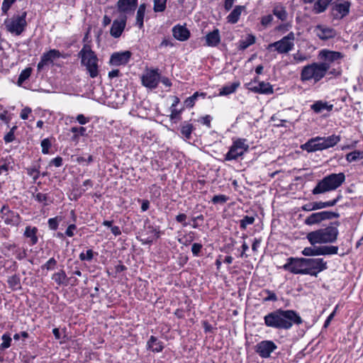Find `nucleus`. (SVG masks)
<instances>
[{
    "label": "nucleus",
    "mask_w": 363,
    "mask_h": 363,
    "mask_svg": "<svg viewBox=\"0 0 363 363\" xmlns=\"http://www.w3.org/2000/svg\"><path fill=\"white\" fill-rule=\"evenodd\" d=\"M264 325L276 330H290L293 325H299L303 319L294 310L277 309L264 317Z\"/></svg>",
    "instance_id": "1"
},
{
    "label": "nucleus",
    "mask_w": 363,
    "mask_h": 363,
    "mask_svg": "<svg viewBox=\"0 0 363 363\" xmlns=\"http://www.w3.org/2000/svg\"><path fill=\"white\" fill-rule=\"evenodd\" d=\"M339 221L330 223V225L307 234L306 238L311 245L335 242L339 235Z\"/></svg>",
    "instance_id": "2"
},
{
    "label": "nucleus",
    "mask_w": 363,
    "mask_h": 363,
    "mask_svg": "<svg viewBox=\"0 0 363 363\" xmlns=\"http://www.w3.org/2000/svg\"><path fill=\"white\" fill-rule=\"evenodd\" d=\"M330 64L327 62H313L302 68L301 80L302 82L313 81V83L320 82L329 72Z\"/></svg>",
    "instance_id": "3"
},
{
    "label": "nucleus",
    "mask_w": 363,
    "mask_h": 363,
    "mask_svg": "<svg viewBox=\"0 0 363 363\" xmlns=\"http://www.w3.org/2000/svg\"><path fill=\"white\" fill-rule=\"evenodd\" d=\"M81 59V65L86 67L87 73L91 78H96L99 74V59L96 53L91 50L90 45H84L78 53Z\"/></svg>",
    "instance_id": "4"
},
{
    "label": "nucleus",
    "mask_w": 363,
    "mask_h": 363,
    "mask_svg": "<svg viewBox=\"0 0 363 363\" xmlns=\"http://www.w3.org/2000/svg\"><path fill=\"white\" fill-rule=\"evenodd\" d=\"M345 180V174H330L320 180L312 190L313 195L325 194L335 190L340 186Z\"/></svg>",
    "instance_id": "5"
},
{
    "label": "nucleus",
    "mask_w": 363,
    "mask_h": 363,
    "mask_svg": "<svg viewBox=\"0 0 363 363\" xmlns=\"http://www.w3.org/2000/svg\"><path fill=\"white\" fill-rule=\"evenodd\" d=\"M26 16L27 13L23 11L21 14L14 15L11 18H6L4 21L6 30L12 34L21 35L27 26Z\"/></svg>",
    "instance_id": "6"
},
{
    "label": "nucleus",
    "mask_w": 363,
    "mask_h": 363,
    "mask_svg": "<svg viewBox=\"0 0 363 363\" xmlns=\"http://www.w3.org/2000/svg\"><path fill=\"white\" fill-rule=\"evenodd\" d=\"M295 35L293 32L289 33L281 40L268 45L267 49L272 50L274 48L278 54H287L293 50L294 47Z\"/></svg>",
    "instance_id": "7"
},
{
    "label": "nucleus",
    "mask_w": 363,
    "mask_h": 363,
    "mask_svg": "<svg viewBox=\"0 0 363 363\" xmlns=\"http://www.w3.org/2000/svg\"><path fill=\"white\" fill-rule=\"evenodd\" d=\"M249 150V145L245 138H238L233 142L228 152L225 155V160H236Z\"/></svg>",
    "instance_id": "8"
},
{
    "label": "nucleus",
    "mask_w": 363,
    "mask_h": 363,
    "mask_svg": "<svg viewBox=\"0 0 363 363\" xmlns=\"http://www.w3.org/2000/svg\"><path fill=\"white\" fill-rule=\"evenodd\" d=\"M160 235V227L152 225L148 220H146L144 225V232L137 238L143 245H148L152 243L155 238H159Z\"/></svg>",
    "instance_id": "9"
},
{
    "label": "nucleus",
    "mask_w": 363,
    "mask_h": 363,
    "mask_svg": "<svg viewBox=\"0 0 363 363\" xmlns=\"http://www.w3.org/2000/svg\"><path fill=\"white\" fill-rule=\"evenodd\" d=\"M351 3L347 0H334L331 4L330 15L334 20H341L347 16Z\"/></svg>",
    "instance_id": "10"
},
{
    "label": "nucleus",
    "mask_w": 363,
    "mask_h": 363,
    "mask_svg": "<svg viewBox=\"0 0 363 363\" xmlns=\"http://www.w3.org/2000/svg\"><path fill=\"white\" fill-rule=\"evenodd\" d=\"M305 273L315 277L328 268L327 262L323 258H305Z\"/></svg>",
    "instance_id": "11"
},
{
    "label": "nucleus",
    "mask_w": 363,
    "mask_h": 363,
    "mask_svg": "<svg viewBox=\"0 0 363 363\" xmlns=\"http://www.w3.org/2000/svg\"><path fill=\"white\" fill-rule=\"evenodd\" d=\"M305 258L289 257L282 269L294 274H306Z\"/></svg>",
    "instance_id": "12"
},
{
    "label": "nucleus",
    "mask_w": 363,
    "mask_h": 363,
    "mask_svg": "<svg viewBox=\"0 0 363 363\" xmlns=\"http://www.w3.org/2000/svg\"><path fill=\"white\" fill-rule=\"evenodd\" d=\"M339 217L340 214L337 212L323 211L311 214L306 218L304 223L307 225H313L318 224L323 220H332Z\"/></svg>",
    "instance_id": "13"
},
{
    "label": "nucleus",
    "mask_w": 363,
    "mask_h": 363,
    "mask_svg": "<svg viewBox=\"0 0 363 363\" xmlns=\"http://www.w3.org/2000/svg\"><path fill=\"white\" fill-rule=\"evenodd\" d=\"M0 217L4 223L8 225L18 226L21 221L20 215L17 212L11 210L7 205H4L1 207Z\"/></svg>",
    "instance_id": "14"
},
{
    "label": "nucleus",
    "mask_w": 363,
    "mask_h": 363,
    "mask_svg": "<svg viewBox=\"0 0 363 363\" xmlns=\"http://www.w3.org/2000/svg\"><path fill=\"white\" fill-rule=\"evenodd\" d=\"M1 252L6 257L15 255L16 258L18 260H22L28 255L27 250L25 248L19 247L15 243L4 242L2 245Z\"/></svg>",
    "instance_id": "15"
},
{
    "label": "nucleus",
    "mask_w": 363,
    "mask_h": 363,
    "mask_svg": "<svg viewBox=\"0 0 363 363\" xmlns=\"http://www.w3.org/2000/svg\"><path fill=\"white\" fill-rule=\"evenodd\" d=\"M277 349V345L272 340H262L255 345V352L262 358L270 357L271 354Z\"/></svg>",
    "instance_id": "16"
},
{
    "label": "nucleus",
    "mask_w": 363,
    "mask_h": 363,
    "mask_svg": "<svg viewBox=\"0 0 363 363\" xmlns=\"http://www.w3.org/2000/svg\"><path fill=\"white\" fill-rule=\"evenodd\" d=\"M138 0H118L117 2V11L120 16H125L133 14L137 7Z\"/></svg>",
    "instance_id": "17"
},
{
    "label": "nucleus",
    "mask_w": 363,
    "mask_h": 363,
    "mask_svg": "<svg viewBox=\"0 0 363 363\" xmlns=\"http://www.w3.org/2000/svg\"><path fill=\"white\" fill-rule=\"evenodd\" d=\"M142 84L149 89H155L160 81L157 69H149L143 75Z\"/></svg>",
    "instance_id": "18"
},
{
    "label": "nucleus",
    "mask_w": 363,
    "mask_h": 363,
    "mask_svg": "<svg viewBox=\"0 0 363 363\" xmlns=\"http://www.w3.org/2000/svg\"><path fill=\"white\" fill-rule=\"evenodd\" d=\"M342 195L338 194L337 197L328 201H315L306 203L303 206V209L306 211H312L325 208L332 207L337 204V203L342 199Z\"/></svg>",
    "instance_id": "19"
},
{
    "label": "nucleus",
    "mask_w": 363,
    "mask_h": 363,
    "mask_svg": "<svg viewBox=\"0 0 363 363\" xmlns=\"http://www.w3.org/2000/svg\"><path fill=\"white\" fill-rule=\"evenodd\" d=\"M245 87L255 94H272L274 93L273 86L269 83L264 81L259 82L257 85H253L252 82L245 84Z\"/></svg>",
    "instance_id": "20"
},
{
    "label": "nucleus",
    "mask_w": 363,
    "mask_h": 363,
    "mask_svg": "<svg viewBox=\"0 0 363 363\" xmlns=\"http://www.w3.org/2000/svg\"><path fill=\"white\" fill-rule=\"evenodd\" d=\"M131 55V52L128 50L113 52L110 57L109 63L113 66L125 65Z\"/></svg>",
    "instance_id": "21"
},
{
    "label": "nucleus",
    "mask_w": 363,
    "mask_h": 363,
    "mask_svg": "<svg viewBox=\"0 0 363 363\" xmlns=\"http://www.w3.org/2000/svg\"><path fill=\"white\" fill-rule=\"evenodd\" d=\"M314 32L315 35L323 40H327L336 36V30L330 27L324 25H317L315 27Z\"/></svg>",
    "instance_id": "22"
},
{
    "label": "nucleus",
    "mask_w": 363,
    "mask_h": 363,
    "mask_svg": "<svg viewBox=\"0 0 363 363\" xmlns=\"http://www.w3.org/2000/svg\"><path fill=\"white\" fill-rule=\"evenodd\" d=\"M61 57V53L59 50L52 49L47 52L43 54L40 61L38 62L37 68L38 71L43 69L44 66L52 63L54 60Z\"/></svg>",
    "instance_id": "23"
},
{
    "label": "nucleus",
    "mask_w": 363,
    "mask_h": 363,
    "mask_svg": "<svg viewBox=\"0 0 363 363\" xmlns=\"http://www.w3.org/2000/svg\"><path fill=\"white\" fill-rule=\"evenodd\" d=\"M126 21L127 19L125 16H120L119 19L113 21L110 30L111 36L117 38L121 35L125 29Z\"/></svg>",
    "instance_id": "24"
},
{
    "label": "nucleus",
    "mask_w": 363,
    "mask_h": 363,
    "mask_svg": "<svg viewBox=\"0 0 363 363\" xmlns=\"http://www.w3.org/2000/svg\"><path fill=\"white\" fill-rule=\"evenodd\" d=\"M172 34L174 38L179 41H186L190 37V31L185 26H181L179 24L172 28Z\"/></svg>",
    "instance_id": "25"
},
{
    "label": "nucleus",
    "mask_w": 363,
    "mask_h": 363,
    "mask_svg": "<svg viewBox=\"0 0 363 363\" xmlns=\"http://www.w3.org/2000/svg\"><path fill=\"white\" fill-rule=\"evenodd\" d=\"M301 148L308 152L323 150V148L322 143L320 142V137L310 139L308 142L301 145Z\"/></svg>",
    "instance_id": "26"
},
{
    "label": "nucleus",
    "mask_w": 363,
    "mask_h": 363,
    "mask_svg": "<svg viewBox=\"0 0 363 363\" xmlns=\"http://www.w3.org/2000/svg\"><path fill=\"white\" fill-rule=\"evenodd\" d=\"M206 45L208 47H216L220 43V31L218 28L209 32L205 37Z\"/></svg>",
    "instance_id": "27"
},
{
    "label": "nucleus",
    "mask_w": 363,
    "mask_h": 363,
    "mask_svg": "<svg viewBox=\"0 0 363 363\" xmlns=\"http://www.w3.org/2000/svg\"><path fill=\"white\" fill-rule=\"evenodd\" d=\"M340 141V135H332L328 137H320V142L322 143L323 150L335 146Z\"/></svg>",
    "instance_id": "28"
},
{
    "label": "nucleus",
    "mask_w": 363,
    "mask_h": 363,
    "mask_svg": "<svg viewBox=\"0 0 363 363\" xmlns=\"http://www.w3.org/2000/svg\"><path fill=\"white\" fill-rule=\"evenodd\" d=\"M320 55L329 64L342 57V53L336 51L322 50Z\"/></svg>",
    "instance_id": "29"
},
{
    "label": "nucleus",
    "mask_w": 363,
    "mask_h": 363,
    "mask_svg": "<svg viewBox=\"0 0 363 363\" xmlns=\"http://www.w3.org/2000/svg\"><path fill=\"white\" fill-rule=\"evenodd\" d=\"M333 108V104H328V102L323 101H317L311 106V108L316 113H320L324 110L331 111Z\"/></svg>",
    "instance_id": "30"
},
{
    "label": "nucleus",
    "mask_w": 363,
    "mask_h": 363,
    "mask_svg": "<svg viewBox=\"0 0 363 363\" xmlns=\"http://www.w3.org/2000/svg\"><path fill=\"white\" fill-rule=\"evenodd\" d=\"M147 349L151 350L154 352H162L164 346L161 341L155 336H150L149 340L147 342Z\"/></svg>",
    "instance_id": "31"
},
{
    "label": "nucleus",
    "mask_w": 363,
    "mask_h": 363,
    "mask_svg": "<svg viewBox=\"0 0 363 363\" xmlns=\"http://www.w3.org/2000/svg\"><path fill=\"white\" fill-rule=\"evenodd\" d=\"M52 279L59 286H67L68 284V277L65 272L62 269L54 273L52 276Z\"/></svg>",
    "instance_id": "32"
},
{
    "label": "nucleus",
    "mask_w": 363,
    "mask_h": 363,
    "mask_svg": "<svg viewBox=\"0 0 363 363\" xmlns=\"http://www.w3.org/2000/svg\"><path fill=\"white\" fill-rule=\"evenodd\" d=\"M37 232L38 228L36 227L27 226L26 228L23 235L27 238H30L31 245H35L38 241Z\"/></svg>",
    "instance_id": "33"
},
{
    "label": "nucleus",
    "mask_w": 363,
    "mask_h": 363,
    "mask_svg": "<svg viewBox=\"0 0 363 363\" xmlns=\"http://www.w3.org/2000/svg\"><path fill=\"white\" fill-rule=\"evenodd\" d=\"M7 283L12 291L21 289V278L18 274H13L8 277Z\"/></svg>",
    "instance_id": "34"
},
{
    "label": "nucleus",
    "mask_w": 363,
    "mask_h": 363,
    "mask_svg": "<svg viewBox=\"0 0 363 363\" xmlns=\"http://www.w3.org/2000/svg\"><path fill=\"white\" fill-rule=\"evenodd\" d=\"M334 0H318L313 6V11L315 13H320L324 12L327 7L330 5L331 6V4Z\"/></svg>",
    "instance_id": "35"
},
{
    "label": "nucleus",
    "mask_w": 363,
    "mask_h": 363,
    "mask_svg": "<svg viewBox=\"0 0 363 363\" xmlns=\"http://www.w3.org/2000/svg\"><path fill=\"white\" fill-rule=\"evenodd\" d=\"M243 8L242 6H236L227 16L228 22L233 24L236 23L240 18Z\"/></svg>",
    "instance_id": "36"
},
{
    "label": "nucleus",
    "mask_w": 363,
    "mask_h": 363,
    "mask_svg": "<svg viewBox=\"0 0 363 363\" xmlns=\"http://www.w3.org/2000/svg\"><path fill=\"white\" fill-rule=\"evenodd\" d=\"M239 86L240 82H233L230 85L224 86L220 89L219 95L227 96L230 94H233L236 91Z\"/></svg>",
    "instance_id": "37"
},
{
    "label": "nucleus",
    "mask_w": 363,
    "mask_h": 363,
    "mask_svg": "<svg viewBox=\"0 0 363 363\" xmlns=\"http://www.w3.org/2000/svg\"><path fill=\"white\" fill-rule=\"evenodd\" d=\"M255 43V37L253 35H247L245 39H242L239 41L238 49L240 50H245L249 46L253 45Z\"/></svg>",
    "instance_id": "38"
},
{
    "label": "nucleus",
    "mask_w": 363,
    "mask_h": 363,
    "mask_svg": "<svg viewBox=\"0 0 363 363\" xmlns=\"http://www.w3.org/2000/svg\"><path fill=\"white\" fill-rule=\"evenodd\" d=\"M35 189V191L32 194L33 198L38 203H43L44 206H48L49 201H50L48 194L37 192V188Z\"/></svg>",
    "instance_id": "39"
},
{
    "label": "nucleus",
    "mask_w": 363,
    "mask_h": 363,
    "mask_svg": "<svg viewBox=\"0 0 363 363\" xmlns=\"http://www.w3.org/2000/svg\"><path fill=\"white\" fill-rule=\"evenodd\" d=\"M206 96V93L196 91L192 96L188 97L184 101V104L186 105V107L192 108L194 106L195 101H196L198 97L201 96L203 99H204Z\"/></svg>",
    "instance_id": "40"
},
{
    "label": "nucleus",
    "mask_w": 363,
    "mask_h": 363,
    "mask_svg": "<svg viewBox=\"0 0 363 363\" xmlns=\"http://www.w3.org/2000/svg\"><path fill=\"white\" fill-rule=\"evenodd\" d=\"M146 6L145 4L140 5L136 15V24L140 28L143 27V20L145 13Z\"/></svg>",
    "instance_id": "41"
},
{
    "label": "nucleus",
    "mask_w": 363,
    "mask_h": 363,
    "mask_svg": "<svg viewBox=\"0 0 363 363\" xmlns=\"http://www.w3.org/2000/svg\"><path fill=\"white\" fill-rule=\"evenodd\" d=\"M70 130L74 133L72 137V140L74 142H78L79 136H84L86 135V130L84 127H72Z\"/></svg>",
    "instance_id": "42"
},
{
    "label": "nucleus",
    "mask_w": 363,
    "mask_h": 363,
    "mask_svg": "<svg viewBox=\"0 0 363 363\" xmlns=\"http://www.w3.org/2000/svg\"><path fill=\"white\" fill-rule=\"evenodd\" d=\"M273 14L282 21H286L288 17V13L285 8L282 6L274 7L273 9Z\"/></svg>",
    "instance_id": "43"
},
{
    "label": "nucleus",
    "mask_w": 363,
    "mask_h": 363,
    "mask_svg": "<svg viewBox=\"0 0 363 363\" xmlns=\"http://www.w3.org/2000/svg\"><path fill=\"white\" fill-rule=\"evenodd\" d=\"M31 73H32L31 67H27L25 69L22 70L21 74L18 76L17 84L18 86H21L23 84V83L30 77Z\"/></svg>",
    "instance_id": "44"
},
{
    "label": "nucleus",
    "mask_w": 363,
    "mask_h": 363,
    "mask_svg": "<svg viewBox=\"0 0 363 363\" xmlns=\"http://www.w3.org/2000/svg\"><path fill=\"white\" fill-rule=\"evenodd\" d=\"M167 0H153V11L155 13H161L167 8Z\"/></svg>",
    "instance_id": "45"
},
{
    "label": "nucleus",
    "mask_w": 363,
    "mask_h": 363,
    "mask_svg": "<svg viewBox=\"0 0 363 363\" xmlns=\"http://www.w3.org/2000/svg\"><path fill=\"white\" fill-rule=\"evenodd\" d=\"M26 172L28 175L32 177L33 182H35L36 180L40 177V171L38 168L35 165H33L26 168Z\"/></svg>",
    "instance_id": "46"
},
{
    "label": "nucleus",
    "mask_w": 363,
    "mask_h": 363,
    "mask_svg": "<svg viewBox=\"0 0 363 363\" xmlns=\"http://www.w3.org/2000/svg\"><path fill=\"white\" fill-rule=\"evenodd\" d=\"M363 158V152L355 150L346 155V160L348 162H352Z\"/></svg>",
    "instance_id": "47"
},
{
    "label": "nucleus",
    "mask_w": 363,
    "mask_h": 363,
    "mask_svg": "<svg viewBox=\"0 0 363 363\" xmlns=\"http://www.w3.org/2000/svg\"><path fill=\"white\" fill-rule=\"evenodd\" d=\"M194 126L191 123H185L181 128V133L186 138L190 139Z\"/></svg>",
    "instance_id": "48"
},
{
    "label": "nucleus",
    "mask_w": 363,
    "mask_h": 363,
    "mask_svg": "<svg viewBox=\"0 0 363 363\" xmlns=\"http://www.w3.org/2000/svg\"><path fill=\"white\" fill-rule=\"evenodd\" d=\"M255 220V216H244L240 220V227L242 230H245L247 226L253 224Z\"/></svg>",
    "instance_id": "49"
},
{
    "label": "nucleus",
    "mask_w": 363,
    "mask_h": 363,
    "mask_svg": "<svg viewBox=\"0 0 363 363\" xmlns=\"http://www.w3.org/2000/svg\"><path fill=\"white\" fill-rule=\"evenodd\" d=\"M338 247L334 245H323V255H337Z\"/></svg>",
    "instance_id": "50"
},
{
    "label": "nucleus",
    "mask_w": 363,
    "mask_h": 363,
    "mask_svg": "<svg viewBox=\"0 0 363 363\" xmlns=\"http://www.w3.org/2000/svg\"><path fill=\"white\" fill-rule=\"evenodd\" d=\"M262 294H265L267 295L266 297H264L263 298L264 302H267V301L275 302L278 300L277 296L276 295V294L274 291H270L269 289H264L262 291Z\"/></svg>",
    "instance_id": "51"
},
{
    "label": "nucleus",
    "mask_w": 363,
    "mask_h": 363,
    "mask_svg": "<svg viewBox=\"0 0 363 363\" xmlns=\"http://www.w3.org/2000/svg\"><path fill=\"white\" fill-rule=\"evenodd\" d=\"M57 265V260L54 257L50 258L43 265L41 266L42 269L48 271L53 270Z\"/></svg>",
    "instance_id": "52"
},
{
    "label": "nucleus",
    "mask_w": 363,
    "mask_h": 363,
    "mask_svg": "<svg viewBox=\"0 0 363 363\" xmlns=\"http://www.w3.org/2000/svg\"><path fill=\"white\" fill-rule=\"evenodd\" d=\"M1 339H2L3 342L0 345V349L5 350V349L9 348L11 346V342L12 340L11 337H10V335H9L7 333H4L2 335Z\"/></svg>",
    "instance_id": "53"
},
{
    "label": "nucleus",
    "mask_w": 363,
    "mask_h": 363,
    "mask_svg": "<svg viewBox=\"0 0 363 363\" xmlns=\"http://www.w3.org/2000/svg\"><path fill=\"white\" fill-rule=\"evenodd\" d=\"M293 59L294 63L298 64L307 60L308 59V57L306 54L302 53L298 50L297 51V52L293 55Z\"/></svg>",
    "instance_id": "54"
},
{
    "label": "nucleus",
    "mask_w": 363,
    "mask_h": 363,
    "mask_svg": "<svg viewBox=\"0 0 363 363\" xmlns=\"http://www.w3.org/2000/svg\"><path fill=\"white\" fill-rule=\"evenodd\" d=\"M228 197L224 194H219V195H215L212 199L211 201L214 203H221L223 204L225 202L228 201Z\"/></svg>",
    "instance_id": "55"
},
{
    "label": "nucleus",
    "mask_w": 363,
    "mask_h": 363,
    "mask_svg": "<svg viewBox=\"0 0 363 363\" xmlns=\"http://www.w3.org/2000/svg\"><path fill=\"white\" fill-rule=\"evenodd\" d=\"M16 0H4L1 6L2 15H7L8 11Z\"/></svg>",
    "instance_id": "56"
},
{
    "label": "nucleus",
    "mask_w": 363,
    "mask_h": 363,
    "mask_svg": "<svg viewBox=\"0 0 363 363\" xmlns=\"http://www.w3.org/2000/svg\"><path fill=\"white\" fill-rule=\"evenodd\" d=\"M94 258V252L92 250H86V252H82L79 255V259L82 261H91Z\"/></svg>",
    "instance_id": "57"
},
{
    "label": "nucleus",
    "mask_w": 363,
    "mask_h": 363,
    "mask_svg": "<svg viewBox=\"0 0 363 363\" xmlns=\"http://www.w3.org/2000/svg\"><path fill=\"white\" fill-rule=\"evenodd\" d=\"M61 219L59 218L57 216L55 217V218H49L48 223V226H49L50 229H51L52 230H57L58 228V225H59V221Z\"/></svg>",
    "instance_id": "58"
},
{
    "label": "nucleus",
    "mask_w": 363,
    "mask_h": 363,
    "mask_svg": "<svg viewBox=\"0 0 363 363\" xmlns=\"http://www.w3.org/2000/svg\"><path fill=\"white\" fill-rule=\"evenodd\" d=\"M17 127L13 126L10 131L4 136V139L6 143H11L15 140L14 132Z\"/></svg>",
    "instance_id": "59"
},
{
    "label": "nucleus",
    "mask_w": 363,
    "mask_h": 363,
    "mask_svg": "<svg viewBox=\"0 0 363 363\" xmlns=\"http://www.w3.org/2000/svg\"><path fill=\"white\" fill-rule=\"evenodd\" d=\"M186 218L187 216L185 213H179L176 216L175 220L177 223H181L183 227H186L189 225Z\"/></svg>",
    "instance_id": "60"
},
{
    "label": "nucleus",
    "mask_w": 363,
    "mask_h": 363,
    "mask_svg": "<svg viewBox=\"0 0 363 363\" xmlns=\"http://www.w3.org/2000/svg\"><path fill=\"white\" fill-rule=\"evenodd\" d=\"M42 152L43 154H48L49 149L51 147V143L48 138L43 139L41 141Z\"/></svg>",
    "instance_id": "61"
},
{
    "label": "nucleus",
    "mask_w": 363,
    "mask_h": 363,
    "mask_svg": "<svg viewBox=\"0 0 363 363\" xmlns=\"http://www.w3.org/2000/svg\"><path fill=\"white\" fill-rule=\"evenodd\" d=\"M273 19V16L271 14L264 16L261 18V24L264 27H267L272 23Z\"/></svg>",
    "instance_id": "62"
},
{
    "label": "nucleus",
    "mask_w": 363,
    "mask_h": 363,
    "mask_svg": "<svg viewBox=\"0 0 363 363\" xmlns=\"http://www.w3.org/2000/svg\"><path fill=\"white\" fill-rule=\"evenodd\" d=\"M203 246L200 243H194L191 246V252L194 256H199Z\"/></svg>",
    "instance_id": "63"
},
{
    "label": "nucleus",
    "mask_w": 363,
    "mask_h": 363,
    "mask_svg": "<svg viewBox=\"0 0 363 363\" xmlns=\"http://www.w3.org/2000/svg\"><path fill=\"white\" fill-rule=\"evenodd\" d=\"M211 120H212V117L210 116V115H206L205 116H203L201 117L199 121L206 125L208 128H210L211 127Z\"/></svg>",
    "instance_id": "64"
}]
</instances>
